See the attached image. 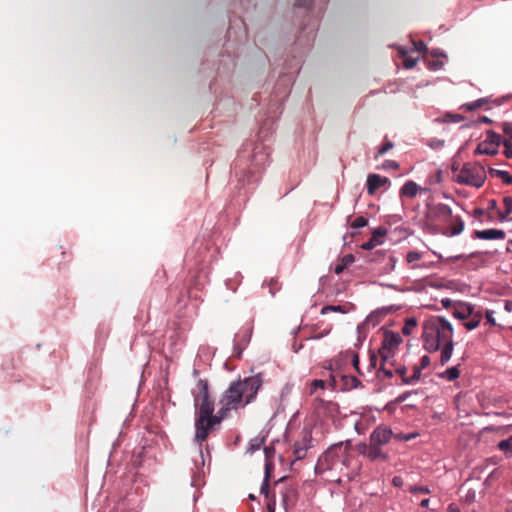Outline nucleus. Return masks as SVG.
I'll use <instances>...</instances> for the list:
<instances>
[{"mask_svg": "<svg viewBox=\"0 0 512 512\" xmlns=\"http://www.w3.org/2000/svg\"><path fill=\"white\" fill-rule=\"evenodd\" d=\"M263 385L262 375L256 374L230 383L220 400L221 407L214 414V401L210 397L209 384L206 379L197 381L196 389L192 391L195 407V442L198 443V458L194 460L195 471L191 481L196 486L204 475L205 459L202 443L207 439L214 426L219 425L231 410L243 408L256 399Z\"/></svg>", "mask_w": 512, "mask_h": 512, "instance_id": "nucleus-1", "label": "nucleus"}, {"mask_svg": "<svg viewBox=\"0 0 512 512\" xmlns=\"http://www.w3.org/2000/svg\"><path fill=\"white\" fill-rule=\"evenodd\" d=\"M269 158L270 147L264 142L261 134L258 135V140L245 142L233 168L239 184L245 187L257 182L261 171L269 163Z\"/></svg>", "mask_w": 512, "mask_h": 512, "instance_id": "nucleus-2", "label": "nucleus"}, {"mask_svg": "<svg viewBox=\"0 0 512 512\" xmlns=\"http://www.w3.org/2000/svg\"><path fill=\"white\" fill-rule=\"evenodd\" d=\"M454 329L443 316H433L423 325V347L429 353L441 351L440 363L445 365L451 359L454 350Z\"/></svg>", "mask_w": 512, "mask_h": 512, "instance_id": "nucleus-3", "label": "nucleus"}, {"mask_svg": "<svg viewBox=\"0 0 512 512\" xmlns=\"http://www.w3.org/2000/svg\"><path fill=\"white\" fill-rule=\"evenodd\" d=\"M350 443L339 442L331 445L318 459L316 469H336L339 465L348 466L350 462Z\"/></svg>", "mask_w": 512, "mask_h": 512, "instance_id": "nucleus-4", "label": "nucleus"}, {"mask_svg": "<svg viewBox=\"0 0 512 512\" xmlns=\"http://www.w3.org/2000/svg\"><path fill=\"white\" fill-rule=\"evenodd\" d=\"M453 179L459 184L480 188L485 183L486 173L482 165L466 163L459 170V173L453 176Z\"/></svg>", "mask_w": 512, "mask_h": 512, "instance_id": "nucleus-5", "label": "nucleus"}, {"mask_svg": "<svg viewBox=\"0 0 512 512\" xmlns=\"http://www.w3.org/2000/svg\"><path fill=\"white\" fill-rule=\"evenodd\" d=\"M402 342V337L399 333L393 331H386L384 333V338L382 341L381 348L379 349V354L383 360V362L387 361L388 358L392 356L394 350H396L399 344Z\"/></svg>", "mask_w": 512, "mask_h": 512, "instance_id": "nucleus-6", "label": "nucleus"}, {"mask_svg": "<svg viewBox=\"0 0 512 512\" xmlns=\"http://www.w3.org/2000/svg\"><path fill=\"white\" fill-rule=\"evenodd\" d=\"M358 451L361 455L367 457L371 461H387L389 456L388 453L383 450V448L374 445L369 441V443H360L358 445Z\"/></svg>", "mask_w": 512, "mask_h": 512, "instance_id": "nucleus-7", "label": "nucleus"}, {"mask_svg": "<svg viewBox=\"0 0 512 512\" xmlns=\"http://www.w3.org/2000/svg\"><path fill=\"white\" fill-rule=\"evenodd\" d=\"M393 437V431L390 427L385 425L377 426L370 434L369 441L376 446L383 448L388 444Z\"/></svg>", "mask_w": 512, "mask_h": 512, "instance_id": "nucleus-8", "label": "nucleus"}, {"mask_svg": "<svg viewBox=\"0 0 512 512\" xmlns=\"http://www.w3.org/2000/svg\"><path fill=\"white\" fill-rule=\"evenodd\" d=\"M312 447V434L308 430H304L302 438L294 444L293 454L294 460H302L306 457L307 451Z\"/></svg>", "mask_w": 512, "mask_h": 512, "instance_id": "nucleus-9", "label": "nucleus"}, {"mask_svg": "<svg viewBox=\"0 0 512 512\" xmlns=\"http://www.w3.org/2000/svg\"><path fill=\"white\" fill-rule=\"evenodd\" d=\"M432 213L436 220L445 223H449L450 219L453 218L452 209L444 203H438L434 205Z\"/></svg>", "mask_w": 512, "mask_h": 512, "instance_id": "nucleus-10", "label": "nucleus"}, {"mask_svg": "<svg viewBox=\"0 0 512 512\" xmlns=\"http://www.w3.org/2000/svg\"><path fill=\"white\" fill-rule=\"evenodd\" d=\"M505 232L500 229H485V230H475L473 236L477 239L481 240H498L505 238Z\"/></svg>", "mask_w": 512, "mask_h": 512, "instance_id": "nucleus-11", "label": "nucleus"}, {"mask_svg": "<svg viewBox=\"0 0 512 512\" xmlns=\"http://www.w3.org/2000/svg\"><path fill=\"white\" fill-rule=\"evenodd\" d=\"M388 179L386 177H382L379 174H369L367 177L366 188L367 192L370 195L375 194V192L384 185Z\"/></svg>", "mask_w": 512, "mask_h": 512, "instance_id": "nucleus-12", "label": "nucleus"}, {"mask_svg": "<svg viewBox=\"0 0 512 512\" xmlns=\"http://www.w3.org/2000/svg\"><path fill=\"white\" fill-rule=\"evenodd\" d=\"M387 234V229L384 226L377 227L372 234V237L361 245L364 250H372L378 244L381 243L379 238L384 237Z\"/></svg>", "mask_w": 512, "mask_h": 512, "instance_id": "nucleus-13", "label": "nucleus"}, {"mask_svg": "<svg viewBox=\"0 0 512 512\" xmlns=\"http://www.w3.org/2000/svg\"><path fill=\"white\" fill-rule=\"evenodd\" d=\"M449 222H451V225L443 233L444 235L451 237V236H457L463 232L465 224L460 216H453V218L450 219Z\"/></svg>", "mask_w": 512, "mask_h": 512, "instance_id": "nucleus-14", "label": "nucleus"}, {"mask_svg": "<svg viewBox=\"0 0 512 512\" xmlns=\"http://www.w3.org/2000/svg\"><path fill=\"white\" fill-rule=\"evenodd\" d=\"M380 258H383V259L387 258V263L385 266V269L387 271H391L395 268L397 260L392 254H390L386 251H383V250H378L375 252V256H374V258L371 259V261H379Z\"/></svg>", "mask_w": 512, "mask_h": 512, "instance_id": "nucleus-15", "label": "nucleus"}, {"mask_svg": "<svg viewBox=\"0 0 512 512\" xmlns=\"http://www.w3.org/2000/svg\"><path fill=\"white\" fill-rule=\"evenodd\" d=\"M473 306L469 303H462L459 308L453 311V316L457 319L464 320L473 313Z\"/></svg>", "mask_w": 512, "mask_h": 512, "instance_id": "nucleus-16", "label": "nucleus"}, {"mask_svg": "<svg viewBox=\"0 0 512 512\" xmlns=\"http://www.w3.org/2000/svg\"><path fill=\"white\" fill-rule=\"evenodd\" d=\"M419 186L414 181H407L400 189V194L409 198H413L419 191Z\"/></svg>", "mask_w": 512, "mask_h": 512, "instance_id": "nucleus-17", "label": "nucleus"}, {"mask_svg": "<svg viewBox=\"0 0 512 512\" xmlns=\"http://www.w3.org/2000/svg\"><path fill=\"white\" fill-rule=\"evenodd\" d=\"M250 337H251V335H250L249 331H245L243 334L240 332L236 334L234 350H235V353L239 357L242 353V348L240 347V343L243 345H246L250 341Z\"/></svg>", "mask_w": 512, "mask_h": 512, "instance_id": "nucleus-18", "label": "nucleus"}, {"mask_svg": "<svg viewBox=\"0 0 512 512\" xmlns=\"http://www.w3.org/2000/svg\"><path fill=\"white\" fill-rule=\"evenodd\" d=\"M498 152H499V149H496L493 146H490L489 144H487L484 141L480 142L474 151V153L476 155L485 154V155H491V156L498 154Z\"/></svg>", "mask_w": 512, "mask_h": 512, "instance_id": "nucleus-19", "label": "nucleus"}, {"mask_svg": "<svg viewBox=\"0 0 512 512\" xmlns=\"http://www.w3.org/2000/svg\"><path fill=\"white\" fill-rule=\"evenodd\" d=\"M503 139L500 134L496 133L493 130H488L486 132V139L484 142L489 144L490 146H493L496 149H499L500 144L502 143Z\"/></svg>", "mask_w": 512, "mask_h": 512, "instance_id": "nucleus-20", "label": "nucleus"}, {"mask_svg": "<svg viewBox=\"0 0 512 512\" xmlns=\"http://www.w3.org/2000/svg\"><path fill=\"white\" fill-rule=\"evenodd\" d=\"M503 204H504L505 210L503 212H499V220L501 222L511 220L509 218V215L512 212V197L511 196L504 197Z\"/></svg>", "mask_w": 512, "mask_h": 512, "instance_id": "nucleus-21", "label": "nucleus"}, {"mask_svg": "<svg viewBox=\"0 0 512 512\" xmlns=\"http://www.w3.org/2000/svg\"><path fill=\"white\" fill-rule=\"evenodd\" d=\"M488 172L491 176L501 178L505 184H512V176L506 170L489 168Z\"/></svg>", "mask_w": 512, "mask_h": 512, "instance_id": "nucleus-22", "label": "nucleus"}, {"mask_svg": "<svg viewBox=\"0 0 512 512\" xmlns=\"http://www.w3.org/2000/svg\"><path fill=\"white\" fill-rule=\"evenodd\" d=\"M269 477H270V464L266 463L265 465V476L263 482L260 487V493L265 497L269 495Z\"/></svg>", "mask_w": 512, "mask_h": 512, "instance_id": "nucleus-23", "label": "nucleus"}, {"mask_svg": "<svg viewBox=\"0 0 512 512\" xmlns=\"http://www.w3.org/2000/svg\"><path fill=\"white\" fill-rule=\"evenodd\" d=\"M497 447L500 451L504 452L507 457L512 456V436L500 441L497 444Z\"/></svg>", "mask_w": 512, "mask_h": 512, "instance_id": "nucleus-24", "label": "nucleus"}, {"mask_svg": "<svg viewBox=\"0 0 512 512\" xmlns=\"http://www.w3.org/2000/svg\"><path fill=\"white\" fill-rule=\"evenodd\" d=\"M421 371L416 366L413 368V374L409 377H403V384L413 385L416 384L421 378Z\"/></svg>", "mask_w": 512, "mask_h": 512, "instance_id": "nucleus-25", "label": "nucleus"}, {"mask_svg": "<svg viewBox=\"0 0 512 512\" xmlns=\"http://www.w3.org/2000/svg\"><path fill=\"white\" fill-rule=\"evenodd\" d=\"M417 326V320L414 317L408 318L402 327V333L406 336L410 335Z\"/></svg>", "mask_w": 512, "mask_h": 512, "instance_id": "nucleus-26", "label": "nucleus"}, {"mask_svg": "<svg viewBox=\"0 0 512 512\" xmlns=\"http://www.w3.org/2000/svg\"><path fill=\"white\" fill-rule=\"evenodd\" d=\"M460 375L459 369L456 366L448 368L443 374H441L442 378H445L448 381H454Z\"/></svg>", "mask_w": 512, "mask_h": 512, "instance_id": "nucleus-27", "label": "nucleus"}, {"mask_svg": "<svg viewBox=\"0 0 512 512\" xmlns=\"http://www.w3.org/2000/svg\"><path fill=\"white\" fill-rule=\"evenodd\" d=\"M380 316H381V312L374 311L366 317V319L362 325H365V324L370 325L371 324L373 327H375L380 322Z\"/></svg>", "mask_w": 512, "mask_h": 512, "instance_id": "nucleus-28", "label": "nucleus"}, {"mask_svg": "<svg viewBox=\"0 0 512 512\" xmlns=\"http://www.w3.org/2000/svg\"><path fill=\"white\" fill-rule=\"evenodd\" d=\"M409 492L411 494H418V493L430 494L431 493L429 487L428 486H423V485H412L409 488Z\"/></svg>", "mask_w": 512, "mask_h": 512, "instance_id": "nucleus-29", "label": "nucleus"}, {"mask_svg": "<svg viewBox=\"0 0 512 512\" xmlns=\"http://www.w3.org/2000/svg\"><path fill=\"white\" fill-rule=\"evenodd\" d=\"M484 103H486V100L484 98H481L473 102L467 103L463 107L466 108V110L473 111L480 108Z\"/></svg>", "mask_w": 512, "mask_h": 512, "instance_id": "nucleus-30", "label": "nucleus"}, {"mask_svg": "<svg viewBox=\"0 0 512 512\" xmlns=\"http://www.w3.org/2000/svg\"><path fill=\"white\" fill-rule=\"evenodd\" d=\"M501 144H503V146L505 148L503 151V154L505 155V157L511 158L512 157V139H503Z\"/></svg>", "mask_w": 512, "mask_h": 512, "instance_id": "nucleus-31", "label": "nucleus"}, {"mask_svg": "<svg viewBox=\"0 0 512 512\" xmlns=\"http://www.w3.org/2000/svg\"><path fill=\"white\" fill-rule=\"evenodd\" d=\"M393 147H394V144L391 141H385L383 143V145L379 148V150L377 152V155H376V158L379 157V156L384 155L389 150H391Z\"/></svg>", "mask_w": 512, "mask_h": 512, "instance_id": "nucleus-32", "label": "nucleus"}, {"mask_svg": "<svg viewBox=\"0 0 512 512\" xmlns=\"http://www.w3.org/2000/svg\"><path fill=\"white\" fill-rule=\"evenodd\" d=\"M330 311L345 313V309L340 305H338V306L328 305V306H324L321 309V314H327Z\"/></svg>", "mask_w": 512, "mask_h": 512, "instance_id": "nucleus-33", "label": "nucleus"}, {"mask_svg": "<svg viewBox=\"0 0 512 512\" xmlns=\"http://www.w3.org/2000/svg\"><path fill=\"white\" fill-rule=\"evenodd\" d=\"M367 223H368V221L366 218H364L363 216H358L354 219L351 226H352V228L358 229V228H362V227L366 226Z\"/></svg>", "mask_w": 512, "mask_h": 512, "instance_id": "nucleus-34", "label": "nucleus"}, {"mask_svg": "<svg viewBox=\"0 0 512 512\" xmlns=\"http://www.w3.org/2000/svg\"><path fill=\"white\" fill-rule=\"evenodd\" d=\"M417 393H418V391H417V390H414V391H406V392H404V393H402V394L398 395L394 400H395V402H396L397 404H400V403H402V402L406 401V400H407V398H408L410 395H412V394H417Z\"/></svg>", "mask_w": 512, "mask_h": 512, "instance_id": "nucleus-35", "label": "nucleus"}, {"mask_svg": "<svg viewBox=\"0 0 512 512\" xmlns=\"http://www.w3.org/2000/svg\"><path fill=\"white\" fill-rule=\"evenodd\" d=\"M421 253L417 251H409L406 255V261L408 263H413L421 258Z\"/></svg>", "mask_w": 512, "mask_h": 512, "instance_id": "nucleus-36", "label": "nucleus"}, {"mask_svg": "<svg viewBox=\"0 0 512 512\" xmlns=\"http://www.w3.org/2000/svg\"><path fill=\"white\" fill-rule=\"evenodd\" d=\"M325 383L321 379H315L311 383V394H313L317 389H324Z\"/></svg>", "mask_w": 512, "mask_h": 512, "instance_id": "nucleus-37", "label": "nucleus"}, {"mask_svg": "<svg viewBox=\"0 0 512 512\" xmlns=\"http://www.w3.org/2000/svg\"><path fill=\"white\" fill-rule=\"evenodd\" d=\"M347 353L350 354L351 357H352L353 367L356 369V371L358 373H360V369H359V355H358V353H356L354 351H347Z\"/></svg>", "mask_w": 512, "mask_h": 512, "instance_id": "nucleus-38", "label": "nucleus"}, {"mask_svg": "<svg viewBox=\"0 0 512 512\" xmlns=\"http://www.w3.org/2000/svg\"><path fill=\"white\" fill-rule=\"evenodd\" d=\"M502 130L505 135L508 136L507 139H512V124L509 122H505L502 124Z\"/></svg>", "mask_w": 512, "mask_h": 512, "instance_id": "nucleus-39", "label": "nucleus"}, {"mask_svg": "<svg viewBox=\"0 0 512 512\" xmlns=\"http://www.w3.org/2000/svg\"><path fill=\"white\" fill-rule=\"evenodd\" d=\"M429 365H430V357L427 355H424L420 359V364L416 367L419 368L420 370H423V369L427 368Z\"/></svg>", "mask_w": 512, "mask_h": 512, "instance_id": "nucleus-40", "label": "nucleus"}, {"mask_svg": "<svg viewBox=\"0 0 512 512\" xmlns=\"http://www.w3.org/2000/svg\"><path fill=\"white\" fill-rule=\"evenodd\" d=\"M479 323H480L479 320L472 319V320L464 323V326L468 331H471V330H474L475 328H477L479 326Z\"/></svg>", "mask_w": 512, "mask_h": 512, "instance_id": "nucleus-41", "label": "nucleus"}, {"mask_svg": "<svg viewBox=\"0 0 512 512\" xmlns=\"http://www.w3.org/2000/svg\"><path fill=\"white\" fill-rule=\"evenodd\" d=\"M485 316H486V320L487 322L492 325V326H495L496 325V320L494 318V311L492 310H487L486 313H485Z\"/></svg>", "mask_w": 512, "mask_h": 512, "instance_id": "nucleus-42", "label": "nucleus"}, {"mask_svg": "<svg viewBox=\"0 0 512 512\" xmlns=\"http://www.w3.org/2000/svg\"><path fill=\"white\" fill-rule=\"evenodd\" d=\"M384 168L397 170L399 164L394 160H386L383 164Z\"/></svg>", "mask_w": 512, "mask_h": 512, "instance_id": "nucleus-43", "label": "nucleus"}, {"mask_svg": "<svg viewBox=\"0 0 512 512\" xmlns=\"http://www.w3.org/2000/svg\"><path fill=\"white\" fill-rule=\"evenodd\" d=\"M415 436H416L415 434H397L395 437L398 440L409 441V440L415 438Z\"/></svg>", "mask_w": 512, "mask_h": 512, "instance_id": "nucleus-44", "label": "nucleus"}, {"mask_svg": "<svg viewBox=\"0 0 512 512\" xmlns=\"http://www.w3.org/2000/svg\"><path fill=\"white\" fill-rule=\"evenodd\" d=\"M354 262V256L352 254H347L342 258V263L346 266L352 264Z\"/></svg>", "mask_w": 512, "mask_h": 512, "instance_id": "nucleus-45", "label": "nucleus"}, {"mask_svg": "<svg viewBox=\"0 0 512 512\" xmlns=\"http://www.w3.org/2000/svg\"><path fill=\"white\" fill-rule=\"evenodd\" d=\"M416 63H417V59L407 58L404 61V66L407 69H411V68H413L416 65Z\"/></svg>", "mask_w": 512, "mask_h": 512, "instance_id": "nucleus-46", "label": "nucleus"}, {"mask_svg": "<svg viewBox=\"0 0 512 512\" xmlns=\"http://www.w3.org/2000/svg\"><path fill=\"white\" fill-rule=\"evenodd\" d=\"M396 404H397V403L395 402V400L390 401V402H388V403L385 405L384 410H386V411H387V412H389V413H393V412H394V410H395V406H396Z\"/></svg>", "mask_w": 512, "mask_h": 512, "instance_id": "nucleus-47", "label": "nucleus"}, {"mask_svg": "<svg viewBox=\"0 0 512 512\" xmlns=\"http://www.w3.org/2000/svg\"><path fill=\"white\" fill-rule=\"evenodd\" d=\"M443 67V62H440V61H433L429 64V68L431 70H438V69H441Z\"/></svg>", "mask_w": 512, "mask_h": 512, "instance_id": "nucleus-48", "label": "nucleus"}, {"mask_svg": "<svg viewBox=\"0 0 512 512\" xmlns=\"http://www.w3.org/2000/svg\"><path fill=\"white\" fill-rule=\"evenodd\" d=\"M377 362H378V357H377V355H376V354H374V353H372V354L370 355V365H369V366H370V368L375 369V368H376V366H377Z\"/></svg>", "mask_w": 512, "mask_h": 512, "instance_id": "nucleus-49", "label": "nucleus"}, {"mask_svg": "<svg viewBox=\"0 0 512 512\" xmlns=\"http://www.w3.org/2000/svg\"><path fill=\"white\" fill-rule=\"evenodd\" d=\"M414 45H415L416 50L419 52H423L427 49L426 44L422 41L415 42Z\"/></svg>", "mask_w": 512, "mask_h": 512, "instance_id": "nucleus-50", "label": "nucleus"}, {"mask_svg": "<svg viewBox=\"0 0 512 512\" xmlns=\"http://www.w3.org/2000/svg\"><path fill=\"white\" fill-rule=\"evenodd\" d=\"M261 446V441H258L257 439L252 440L250 443V450L255 451L258 450Z\"/></svg>", "mask_w": 512, "mask_h": 512, "instance_id": "nucleus-51", "label": "nucleus"}, {"mask_svg": "<svg viewBox=\"0 0 512 512\" xmlns=\"http://www.w3.org/2000/svg\"><path fill=\"white\" fill-rule=\"evenodd\" d=\"M462 167H460V164L457 161H453L451 164V170L454 175L459 173V170H461Z\"/></svg>", "mask_w": 512, "mask_h": 512, "instance_id": "nucleus-52", "label": "nucleus"}, {"mask_svg": "<svg viewBox=\"0 0 512 512\" xmlns=\"http://www.w3.org/2000/svg\"><path fill=\"white\" fill-rule=\"evenodd\" d=\"M395 372L403 378L406 377L405 374L407 372V368L405 366H401L396 368Z\"/></svg>", "mask_w": 512, "mask_h": 512, "instance_id": "nucleus-53", "label": "nucleus"}, {"mask_svg": "<svg viewBox=\"0 0 512 512\" xmlns=\"http://www.w3.org/2000/svg\"><path fill=\"white\" fill-rule=\"evenodd\" d=\"M312 0H297L296 4L300 7H308L310 6Z\"/></svg>", "mask_w": 512, "mask_h": 512, "instance_id": "nucleus-54", "label": "nucleus"}, {"mask_svg": "<svg viewBox=\"0 0 512 512\" xmlns=\"http://www.w3.org/2000/svg\"><path fill=\"white\" fill-rule=\"evenodd\" d=\"M504 309L508 313L512 312V300H506L504 303Z\"/></svg>", "mask_w": 512, "mask_h": 512, "instance_id": "nucleus-55", "label": "nucleus"}, {"mask_svg": "<svg viewBox=\"0 0 512 512\" xmlns=\"http://www.w3.org/2000/svg\"><path fill=\"white\" fill-rule=\"evenodd\" d=\"M344 268H345V265H344L343 263L338 264V265H336V266H335V268H334V272H335L336 274H340V273H342V272H343Z\"/></svg>", "mask_w": 512, "mask_h": 512, "instance_id": "nucleus-56", "label": "nucleus"}, {"mask_svg": "<svg viewBox=\"0 0 512 512\" xmlns=\"http://www.w3.org/2000/svg\"><path fill=\"white\" fill-rule=\"evenodd\" d=\"M394 486H401L403 483V480L401 477L395 476L392 480Z\"/></svg>", "mask_w": 512, "mask_h": 512, "instance_id": "nucleus-57", "label": "nucleus"}, {"mask_svg": "<svg viewBox=\"0 0 512 512\" xmlns=\"http://www.w3.org/2000/svg\"><path fill=\"white\" fill-rule=\"evenodd\" d=\"M441 303H442L443 307L448 308V307H450V306H451V304H452V300H451V299H449V298H443V299L441 300Z\"/></svg>", "mask_w": 512, "mask_h": 512, "instance_id": "nucleus-58", "label": "nucleus"}, {"mask_svg": "<svg viewBox=\"0 0 512 512\" xmlns=\"http://www.w3.org/2000/svg\"><path fill=\"white\" fill-rule=\"evenodd\" d=\"M473 213L475 217L480 218L483 216L484 210L482 208H475Z\"/></svg>", "mask_w": 512, "mask_h": 512, "instance_id": "nucleus-59", "label": "nucleus"}, {"mask_svg": "<svg viewBox=\"0 0 512 512\" xmlns=\"http://www.w3.org/2000/svg\"><path fill=\"white\" fill-rule=\"evenodd\" d=\"M479 122L485 123V124H491L492 123V119H490L487 116H481V117H479Z\"/></svg>", "mask_w": 512, "mask_h": 512, "instance_id": "nucleus-60", "label": "nucleus"}, {"mask_svg": "<svg viewBox=\"0 0 512 512\" xmlns=\"http://www.w3.org/2000/svg\"><path fill=\"white\" fill-rule=\"evenodd\" d=\"M351 382L354 388L361 386L360 380H358L356 377H351Z\"/></svg>", "mask_w": 512, "mask_h": 512, "instance_id": "nucleus-61", "label": "nucleus"}, {"mask_svg": "<svg viewBox=\"0 0 512 512\" xmlns=\"http://www.w3.org/2000/svg\"><path fill=\"white\" fill-rule=\"evenodd\" d=\"M381 370L383 371L384 375L387 377V378H391L393 376V372L392 370L390 369H385L383 367H381Z\"/></svg>", "mask_w": 512, "mask_h": 512, "instance_id": "nucleus-62", "label": "nucleus"}, {"mask_svg": "<svg viewBox=\"0 0 512 512\" xmlns=\"http://www.w3.org/2000/svg\"><path fill=\"white\" fill-rule=\"evenodd\" d=\"M429 503H430V499L426 498V499H423L420 502V506L423 507V508H428L429 507Z\"/></svg>", "mask_w": 512, "mask_h": 512, "instance_id": "nucleus-63", "label": "nucleus"}, {"mask_svg": "<svg viewBox=\"0 0 512 512\" xmlns=\"http://www.w3.org/2000/svg\"><path fill=\"white\" fill-rule=\"evenodd\" d=\"M448 512H460V510L453 505H449Z\"/></svg>", "mask_w": 512, "mask_h": 512, "instance_id": "nucleus-64", "label": "nucleus"}]
</instances>
